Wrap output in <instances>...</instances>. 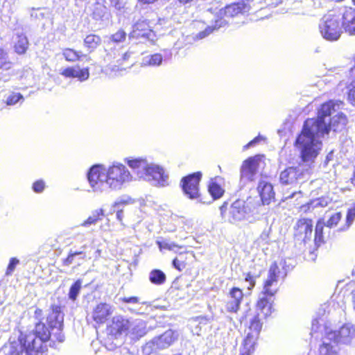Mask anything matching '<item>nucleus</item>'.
Masks as SVG:
<instances>
[{
    "label": "nucleus",
    "instance_id": "obj_43",
    "mask_svg": "<svg viewBox=\"0 0 355 355\" xmlns=\"http://www.w3.org/2000/svg\"><path fill=\"white\" fill-rule=\"evenodd\" d=\"M45 187V182L42 179L35 181L32 184L33 191L37 193H42L44 190Z\"/></svg>",
    "mask_w": 355,
    "mask_h": 355
},
{
    "label": "nucleus",
    "instance_id": "obj_6",
    "mask_svg": "<svg viewBox=\"0 0 355 355\" xmlns=\"http://www.w3.org/2000/svg\"><path fill=\"white\" fill-rule=\"evenodd\" d=\"M202 178V172L196 171L181 178L180 187L184 194L189 199H198L200 197V183Z\"/></svg>",
    "mask_w": 355,
    "mask_h": 355
},
{
    "label": "nucleus",
    "instance_id": "obj_17",
    "mask_svg": "<svg viewBox=\"0 0 355 355\" xmlns=\"http://www.w3.org/2000/svg\"><path fill=\"white\" fill-rule=\"evenodd\" d=\"M153 33L149 21L147 20H138L132 27L130 37L134 39H149Z\"/></svg>",
    "mask_w": 355,
    "mask_h": 355
},
{
    "label": "nucleus",
    "instance_id": "obj_48",
    "mask_svg": "<svg viewBox=\"0 0 355 355\" xmlns=\"http://www.w3.org/2000/svg\"><path fill=\"white\" fill-rule=\"evenodd\" d=\"M74 261H75V257H73V254L69 252L67 257L62 260V266L68 267V266H71L72 263H73Z\"/></svg>",
    "mask_w": 355,
    "mask_h": 355
},
{
    "label": "nucleus",
    "instance_id": "obj_57",
    "mask_svg": "<svg viewBox=\"0 0 355 355\" xmlns=\"http://www.w3.org/2000/svg\"><path fill=\"white\" fill-rule=\"evenodd\" d=\"M352 294H353V300H354V309H355V290L353 291Z\"/></svg>",
    "mask_w": 355,
    "mask_h": 355
},
{
    "label": "nucleus",
    "instance_id": "obj_30",
    "mask_svg": "<svg viewBox=\"0 0 355 355\" xmlns=\"http://www.w3.org/2000/svg\"><path fill=\"white\" fill-rule=\"evenodd\" d=\"M325 224L322 218H320L318 220L315 227V234H314V242L317 246H320L321 244L324 243V227Z\"/></svg>",
    "mask_w": 355,
    "mask_h": 355
},
{
    "label": "nucleus",
    "instance_id": "obj_13",
    "mask_svg": "<svg viewBox=\"0 0 355 355\" xmlns=\"http://www.w3.org/2000/svg\"><path fill=\"white\" fill-rule=\"evenodd\" d=\"M113 312L111 305L106 302L97 304L92 311V318L96 325L105 324L110 318Z\"/></svg>",
    "mask_w": 355,
    "mask_h": 355
},
{
    "label": "nucleus",
    "instance_id": "obj_38",
    "mask_svg": "<svg viewBox=\"0 0 355 355\" xmlns=\"http://www.w3.org/2000/svg\"><path fill=\"white\" fill-rule=\"evenodd\" d=\"M163 58L160 53H154L148 57L146 64L149 66H159L162 64Z\"/></svg>",
    "mask_w": 355,
    "mask_h": 355
},
{
    "label": "nucleus",
    "instance_id": "obj_12",
    "mask_svg": "<svg viewBox=\"0 0 355 355\" xmlns=\"http://www.w3.org/2000/svg\"><path fill=\"white\" fill-rule=\"evenodd\" d=\"M242 319L245 320L249 319V325L245 337L259 339L263 327V320L257 315H254L253 311L250 309L244 313Z\"/></svg>",
    "mask_w": 355,
    "mask_h": 355
},
{
    "label": "nucleus",
    "instance_id": "obj_10",
    "mask_svg": "<svg viewBox=\"0 0 355 355\" xmlns=\"http://www.w3.org/2000/svg\"><path fill=\"white\" fill-rule=\"evenodd\" d=\"M87 179L94 191H102L107 184L106 168L102 164L92 166L87 173Z\"/></svg>",
    "mask_w": 355,
    "mask_h": 355
},
{
    "label": "nucleus",
    "instance_id": "obj_27",
    "mask_svg": "<svg viewBox=\"0 0 355 355\" xmlns=\"http://www.w3.org/2000/svg\"><path fill=\"white\" fill-rule=\"evenodd\" d=\"M62 55L64 60L69 62H76L87 57V55L81 51L69 47L63 49Z\"/></svg>",
    "mask_w": 355,
    "mask_h": 355
},
{
    "label": "nucleus",
    "instance_id": "obj_32",
    "mask_svg": "<svg viewBox=\"0 0 355 355\" xmlns=\"http://www.w3.org/2000/svg\"><path fill=\"white\" fill-rule=\"evenodd\" d=\"M104 216V210L103 209H96L92 212L91 216L81 223V226L87 227L91 225H94L97 222L101 220Z\"/></svg>",
    "mask_w": 355,
    "mask_h": 355
},
{
    "label": "nucleus",
    "instance_id": "obj_28",
    "mask_svg": "<svg viewBox=\"0 0 355 355\" xmlns=\"http://www.w3.org/2000/svg\"><path fill=\"white\" fill-rule=\"evenodd\" d=\"M15 74L13 63L8 59L0 62V79L3 82L8 81Z\"/></svg>",
    "mask_w": 355,
    "mask_h": 355
},
{
    "label": "nucleus",
    "instance_id": "obj_49",
    "mask_svg": "<svg viewBox=\"0 0 355 355\" xmlns=\"http://www.w3.org/2000/svg\"><path fill=\"white\" fill-rule=\"evenodd\" d=\"M121 301L124 303H133L136 304L139 302V298L136 296H132V297H124L121 298Z\"/></svg>",
    "mask_w": 355,
    "mask_h": 355
},
{
    "label": "nucleus",
    "instance_id": "obj_22",
    "mask_svg": "<svg viewBox=\"0 0 355 355\" xmlns=\"http://www.w3.org/2000/svg\"><path fill=\"white\" fill-rule=\"evenodd\" d=\"M194 255L187 251L180 252L178 255L173 260V267L181 272L184 270L187 269L193 263Z\"/></svg>",
    "mask_w": 355,
    "mask_h": 355
},
{
    "label": "nucleus",
    "instance_id": "obj_24",
    "mask_svg": "<svg viewBox=\"0 0 355 355\" xmlns=\"http://www.w3.org/2000/svg\"><path fill=\"white\" fill-rule=\"evenodd\" d=\"M102 42V38L99 35L89 33L83 39V46L89 53H92L101 45Z\"/></svg>",
    "mask_w": 355,
    "mask_h": 355
},
{
    "label": "nucleus",
    "instance_id": "obj_39",
    "mask_svg": "<svg viewBox=\"0 0 355 355\" xmlns=\"http://www.w3.org/2000/svg\"><path fill=\"white\" fill-rule=\"evenodd\" d=\"M126 33L123 29L118 30L110 37L111 40L115 43L123 42L126 39Z\"/></svg>",
    "mask_w": 355,
    "mask_h": 355
},
{
    "label": "nucleus",
    "instance_id": "obj_42",
    "mask_svg": "<svg viewBox=\"0 0 355 355\" xmlns=\"http://www.w3.org/2000/svg\"><path fill=\"white\" fill-rule=\"evenodd\" d=\"M22 98L23 96L20 93L13 92L7 98L6 104L8 105H13Z\"/></svg>",
    "mask_w": 355,
    "mask_h": 355
},
{
    "label": "nucleus",
    "instance_id": "obj_11",
    "mask_svg": "<svg viewBox=\"0 0 355 355\" xmlns=\"http://www.w3.org/2000/svg\"><path fill=\"white\" fill-rule=\"evenodd\" d=\"M243 297V292L240 288L234 286L230 288L223 302L226 311L236 313L240 309Z\"/></svg>",
    "mask_w": 355,
    "mask_h": 355
},
{
    "label": "nucleus",
    "instance_id": "obj_23",
    "mask_svg": "<svg viewBox=\"0 0 355 355\" xmlns=\"http://www.w3.org/2000/svg\"><path fill=\"white\" fill-rule=\"evenodd\" d=\"M177 340V334L172 330H167L157 338L155 343L158 349H162L168 347Z\"/></svg>",
    "mask_w": 355,
    "mask_h": 355
},
{
    "label": "nucleus",
    "instance_id": "obj_4",
    "mask_svg": "<svg viewBox=\"0 0 355 355\" xmlns=\"http://www.w3.org/2000/svg\"><path fill=\"white\" fill-rule=\"evenodd\" d=\"M286 275L283 263L272 262L269 267L267 278L263 282V297L268 298L274 297L279 291V282L284 281Z\"/></svg>",
    "mask_w": 355,
    "mask_h": 355
},
{
    "label": "nucleus",
    "instance_id": "obj_9",
    "mask_svg": "<svg viewBox=\"0 0 355 355\" xmlns=\"http://www.w3.org/2000/svg\"><path fill=\"white\" fill-rule=\"evenodd\" d=\"M131 328L128 319L123 315L114 316L106 327L107 335L113 339H118L122 336H127Z\"/></svg>",
    "mask_w": 355,
    "mask_h": 355
},
{
    "label": "nucleus",
    "instance_id": "obj_56",
    "mask_svg": "<svg viewBox=\"0 0 355 355\" xmlns=\"http://www.w3.org/2000/svg\"><path fill=\"white\" fill-rule=\"evenodd\" d=\"M350 181H351V183H352L354 186H355V171L354 172L353 175H352V177L351 178Z\"/></svg>",
    "mask_w": 355,
    "mask_h": 355
},
{
    "label": "nucleus",
    "instance_id": "obj_53",
    "mask_svg": "<svg viewBox=\"0 0 355 355\" xmlns=\"http://www.w3.org/2000/svg\"><path fill=\"white\" fill-rule=\"evenodd\" d=\"M116 218L119 221H122L123 220V210H118L116 212Z\"/></svg>",
    "mask_w": 355,
    "mask_h": 355
},
{
    "label": "nucleus",
    "instance_id": "obj_52",
    "mask_svg": "<svg viewBox=\"0 0 355 355\" xmlns=\"http://www.w3.org/2000/svg\"><path fill=\"white\" fill-rule=\"evenodd\" d=\"M157 0H138L141 4H152L154 3Z\"/></svg>",
    "mask_w": 355,
    "mask_h": 355
},
{
    "label": "nucleus",
    "instance_id": "obj_37",
    "mask_svg": "<svg viewBox=\"0 0 355 355\" xmlns=\"http://www.w3.org/2000/svg\"><path fill=\"white\" fill-rule=\"evenodd\" d=\"M342 218V213L340 211L333 214L327 220L325 225L329 228L334 227L338 225Z\"/></svg>",
    "mask_w": 355,
    "mask_h": 355
},
{
    "label": "nucleus",
    "instance_id": "obj_51",
    "mask_svg": "<svg viewBox=\"0 0 355 355\" xmlns=\"http://www.w3.org/2000/svg\"><path fill=\"white\" fill-rule=\"evenodd\" d=\"M130 58V53L126 52L123 54V56L121 60H118L119 64H122L123 62L128 60Z\"/></svg>",
    "mask_w": 355,
    "mask_h": 355
},
{
    "label": "nucleus",
    "instance_id": "obj_18",
    "mask_svg": "<svg viewBox=\"0 0 355 355\" xmlns=\"http://www.w3.org/2000/svg\"><path fill=\"white\" fill-rule=\"evenodd\" d=\"M258 161L254 157H250L243 161L241 166V178L252 181L257 172Z\"/></svg>",
    "mask_w": 355,
    "mask_h": 355
},
{
    "label": "nucleus",
    "instance_id": "obj_7",
    "mask_svg": "<svg viewBox=\"0 0 355 355\" xmlns=\"http://www.w3.org/2000/svg\"><path fill=\"white\" fill-rule=\"evenodd\" d=\"M250 8V5L248 2L243 0L227 5L220 11L219 14L221 16V18L218 20H216L215 28H219L227 24V21L225 19H223V18H231L239 15H243L248 12Z\"/></svg>",
    "mask_w": 355,
    "mask_h": 355
},
{
    "label": "nucleus",
    "instance_id": "obj_8",
    "mask_svg": "<svg viewBox=\"0 0 355 355\" xmlns=\"http://www.w3.org/2000/svg\"><path fill=\"white\" fill-rule=\"evenodd\" d=\"M220 209L221 216L223 218H227L231 223L243 220L248 214L245 202L240 200H235L229 209L227 208V203L224 202Z\"/></svg>",
    "mask_w": 355,
    "mask_h": 355
},
{
    "label": "nucleus",
    "instance_id": "obj_15",
    "mask_svg": "<svg viewBox=\"0 0 355 355\" xmlns=\"http://www.w3.org/2000/svg\"><path fill=\"white\" fill-rule=\"evenodd\" d=\"M342 24L350 35H355V8L345 6L340 9Z\"/></svg>",
    "mask_w": 355,
    "mask_h": 355
},
{
    "label": "nucleus",
    "instance_id": "obj_21",
    "mask_svg": "<svg viewBox=\"0 0 355 355\" xmlns=\"http://www.w3.org/2000/svg\"><path fill=\"white\" fill-rule=\"evenodd\" d=\"M257 190L263 205H269L275 200V193L270 183L264 180L260 181L258 184Z\"/></svg>",
    "mask_w": 355,
    "mask_h": 355
},
{
    "label": "nucleus",
    "instance_id": "obj_2",
    "mask_svg": "<svg viewBox=\"0 0 355 355\" xmlns=\"http://www.w3.org/2000/svg\"><path fill=\"white\" fill-rule=\"evenodd\" d=\"M334 107L333 101L324 102L320 105L315 118H309L304 121L302 130L294 143L302 162H313L318 157L322 143L316 140V138L328 135L331 130L340 132L345 128L347 118L343 113H338L331 117L329 122L326 121V118L331 116Z\"/></svg>",
    "mask_w": 355,
    "mask_h": 355
},
{
    "label": "nucleus",
    "instance_id": "obj_50",
    "mask_svg": "<svg viewBox=\"0 0 355 355\" xmlns=\"http://www.w3.org/2000/svg\"><path fill=\"white\" fill-rule=\"evenodd\" d=\"M7 52L3 48L0 47V62L7 59Z\"/></svg>",
    "mask_w": 355,
    "mask_h": 355
},
{
    "label": "nucleus",
    "instance_id": "obj_5",
    "mask_svg": "<svg viewBox=\"0 0 355 355\" xmlns=\"http://www.w3.org/2000/svg\"><path fill=\"white\" fill-rule=\"evenodd\" d=\"M106 172L107 184L113 189H120L132 178L130 171L122 164H112L106 169Z\"/></svg>",
    "mask_w": 355,
    "mask_h": 355
},
{
    "label": "nucleus",
    "instance_id": "obj_40",
    "mask_svg": "<svg viewBox=\"0 0 355 355\" xmlns=\"http://www.w3.org/2000/svg\"><path fill=\"white\" fill-rule=\"evenodd\" d=\"M347 100L353 106H355V80L352 81L349 85L347 92Z\"/></svg>",
    "mask_w": 355,
    "mask_h": 355
},
{
    "label": "nucleus",
    "instance_id": "obj_16",
    "mask_svg": "<svg viewBox=\"0 0 355 355\" xmlns=\"http://www.w3.org/2000/svg\"><path fill=\"white\" fill-rule=\"evenodd\" d=\"M273 302L266 297L259 298L255 304L254 315L260 317L262 320L268 319L273 313Z\"/></svg>",
    "mask_w": 355,
    "mask_h": 355
},
{
    "label": "nucleus",
    "instance_id": "obj_45",
    "mask_svg": "<svg viewBox=\"0 0 355 355\" xmlns=\"http://www.w3.org/2000/svg\"><path fill=\"white\" fill-rule=\"evenodd\" d=\"M76 69L73 67H68L64 69L60 74L65 78H73L76 77Z\"/></svg>",
    "mask_w": 355,
    "mask_h": 355
},
{
    "label": "nucleus",
    "instance_id": "obj_41",
    "mask_svg": "<svg viewBox=\"0 0 355 355\" xmlns=\"http://www.w3.org/2000/svg\"><path fill=\"white\" fill-rule=\"evenodd\" d=\"M76 77L78 80L83 82L87 80L89 77V70L88 67L76 70Z\"/></svg>",
    "mask_w": 355,
    "mask_h": 355
},
{
    "label": "nucleus",
    "instance_id": "obj_14",
    "mask_svg": "<svg viewBox=\"0 0 355 355\" xmlns=\"http://www.w3.org/2000/svg\"><path fill=\"white\" fill-rule=\"evenodd\" d=\"M303 175V171L297 166H288L282 171L279 181L284 185H293L297 182Z\"/></svg>",
    "mask_w": 355,
    "mask_h": 355
},
{
    "label": "nucleus",
    "instance_id": "obj_55",
    "mask_svg": "<svg viewBox=\"0 0 355 355\" xmlns=\"http://www.w3.org/2000/svg\"><path fill=\"white\" fill-rule=\"evenodd\" d=\"M71 254H73V257H76L77 255L83 254V252L82 251H76V252H69Z\"/></svg>",
    "mask_w": 355,
    "mask_h": 355
},
{
    "label": "nucleus",
    "instance_id": "obj_29",
    "mask_svg": "<svg viewBox=\"0 0 355 355\" xmlns=\"http://www.w3.org/2000/svg\"><path fill=\"white\" fill-rule=\"evenodd\" d=\"M14 44L15 52L19 55L25 54L29 45L27 37L24 34H19Z\"/></svg>",
    "mask_w": 355,
    "mask_h": 355
},
{
    "label": "nucleus",
    "instance_id": "obj_47",
    "mask_svg": "<svg viewBox=\"0 0 355 355\" xmlns=\"http://www.w3.org/2000/svg\"><path fill=\"white\" fill-rule=\"evenodd\" d=\"M314 209V207L311 203H306L301 205L299 207V211L302 214H307L311 212Z\"/></svg>",
    "mask_w": 355,
    "mask_h": 355
},
{
    "label": "nucleus",
    "instance_id": "obj_31",
    "mask_svg": "<svg viewBox=\"0 0 355 355\" xmlns=\"http://www.w3.org/2000/svg\"><path fill=\"white\" fill-rule=\"evenodd\" d=\"M149 280L155 285H162L166 282V276L161 270L154 269L149 273Z\"/></svg>",
    "mask_w": 355,
    "mask_h": 355
},
{
    "label": "nucleus",
    "instance_id": "obj_33",
    "mask_svg": "<svg viewBox=\"0 0 355 355\" xmlns=\"http://www.w3.org/2000/svg\"><path fill=\"white\" fill-rule=\"evenodd\" d=\"M82 280L77 279L70 286L68 296L69 298L73 301H75L77 299V297L82 287Z\"/></svg>",
    "mask_w": 355,
    "mask_h": 355
},
{
    "label": "nucleus",
    "instance_id": "obj_20",
    "mask_svg": "<svg viewBox=\"0 0 355 355\" xmlns=\"http://www.w3.org/2000/svg\"><path fill=\"white\" fill-rule=\"evenodd\" d=\"M295 235L303 236V239H310L313 232V220L302 218L297 220L295 226Z\"/></svg>",
    "mask_w": 355,
    "mask_h": 355
},
{
    "label": "nucleus",
    "instance_id": "obj_44",
    "mask_svg": "<svg viewBox=\"0 0 355 355\" xmlns=\"http://www.w3.org/2000/svg\"><path fill=\"white\" fill-rule=\"evenodd\" d=\"M19 260L16 257H12L6 270V275H11L15 270L16 266L19 263Z\"/></svg>",
    "mask_w": 355,
    "mask_h": 355
},
{
    "label": "nucleus",
    "instance_id": "obj_54",
    "mask_svg": "<svg viewBox=\"0 0 355 355\" xmlns=\"http://www.w3.org/2000/svg\"><path fill=\"white\" fill-rule=\"evenodd\" d=\"M182 5L191 4L194 0H178Z\"/></svg>",
    "mask_w": 355,
    "mask_h": 355
},
{
    "label": "nucleus",
    "instance_id": "obj_36",
    "mask_svg": "<svg viewBox=\"0 0 355 355\" xmlns=\"http://www.w3.org/2000/svg\"><path fill=\"white\" fill-rule=\"evenodd\" d=\"M355 219V208H350L347 211L345 225L340 227V230L345 231L351 226Z\"/></svg>",
    "mask_w": 355,
    "mask_h": 355
},
{
    "label": "nucleus",
    "instance_id": "obj_34",
    "mask_svg": "<svg viewBox=\"0 0 355 355\" xmlns=\"http://www.w3.org/2000/svg\"><path fill=\"white\" fill-rule=\"evenodd\" d=\"M127 164L133 169H139L141 168H147V161L144 158L125 159Z\"/></svg>",
    "mask_w": 355,
    "mask_h": 355
},
{
    "label": "nucleus",
    "instance_id": "obj_35",
    "mask_svg": "<svg viewBox=\"0 0 355 355\" xmlns=\"http://www.w3.org/2000/svg\"><path fill=\"white\" fill-rule=\"evenodd\" d=\"M243 275L245 281L249 284L248 289L252 290L256 286L257 279L260 277L261 273L252 274L251 272H247L244 273Z\"/></svg>",
    "mask_w": 355,
    "mask_h": 355
},
{
    "label": "nucleus",
    "instance_id": "obj_26",
    "mask_svg": "<svg viewBox=\"0 0 355 355\" xmlns=\"http://www.w3.org/2000/svg\"><path fill=\"white\" fill-rule=\"evenodd\" d=\"M258 347V339L245 337L241 345L239 355H255Z\"/></svg>",
    "mask_w": 355,
    "mask_h": 355
},
{
    "label": "nucleus",
    "instance_id": "obj_19",
    "mask_svg": "<svg viewBox=\"0 0 355 355\" xmlns=\"http://www.w3.org/2000/svg\"><path fill=\"white\" fill-rule=\"evenodd\" d=\"M207 191L214 200L222 198L225 193L224 178L220 176L211 178L207 184Z\"/></svg>",
    "mask_w": 355,
    "mask_h": 355
},
{
    "label": "nucleus",
    "instance_id": "obj_46",
    "mask_svg": "<svg viewBox=\"0 0 355 355\" xmlns=\"http://www.w3.org/2000/svg\"><path fill=\"white\" fill-rule=\"evenodd\" d=\"M264 139L265 138L263 137L258 135V136L255 137L253 139L250 141L246 145H245L243 146V148L244 149H248L250 147H251V146H252L259 143L261 141L264 140Z\"/></svg>",
    "mask_w": 355,
    "mask_h": 355
},
{
    "label": "nucleus",
    "instance_id": "obj_3",
    "mask_svg": "<svg viewBox=\"0 0 355 355\" xmlns=\"http://www.w3.org/2000/svg\"><path fill=\"white\" fill-rule=\"evenodd\" d=\"M340 8L329 10L323 16L320 31L324 38L329 41H335L340 37L343 27L340 21Z\"/></svg>",
    "mask_w": 355,
    "mask_h": 355
},
{
    "label": "nucleus",
    "instance_id": "obj_1",
    "mask_svg": "<svg viewBox=\"0 0 355 355\" xmlns=\"http://www.w3.org/2000/svg\"><path fill=\"white\" fill-rule=\"evenodd\" d=\"M43 315V309L35 306L34 318L36 322L33 329L28 331H20L18 336L17 340L21 349L15 343H11L4 347L5 355H21L22 351L26 355H43L48 352L52 336L54 338L53 343L64 340V314L61 306L51 304L46 318Z\"/></svg>",
    "mask_w": 355,
    "mask_h": 355
},
{
    "label": "nucleus",
    "instance_id": "obj_25",
    "mask_svg": "<svg viewBox=\"0 0 355 355\" xmlns=\"http://www.w3.org/2000/svg\"><path fill=\"white\" fill-rule=\"evenodd\" d=\"M148 174L152 176L153 179L157 182L162 186H164L168 180V175L165 173L164 170L157 166H148L146 168Z\"/></svg>",
    "mask_w": 355,
    "mask_h": 355
},
{
    "label": "nucleus",
    "instance_id": "obj_58",
    "mask_svg": "<svg viewBox=\"0 0 355 355\" xmlns=\"http://www.w3.org/2000/svg\"><path fill=\"white\" fill-rule=\"evenodd\" d=\"M352 2L355 6V0H352Z\"/></svg>",
    "mask_w": 355,
    "mask_h": 355
}]
</instances>
